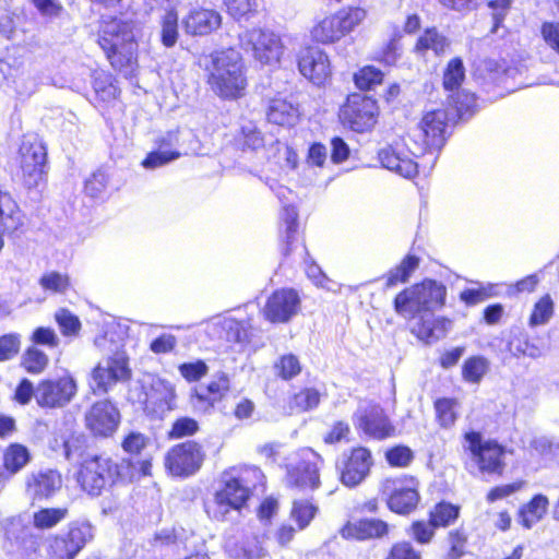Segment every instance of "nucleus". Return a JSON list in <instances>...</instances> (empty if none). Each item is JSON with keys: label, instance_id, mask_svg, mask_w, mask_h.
I'll return each instance as SVG.
<instances>
[{"label": "nucleus", "instance_id": "obj_23", "mask_svg": "<svg viewBox=\"0 0 559 559\" xmlns=\"http://www.w3.org/2000/svg\"><path fill=\"white\" fill-rule=\"evenodd\" d=\"M62 485L61 474L55 469L31 473L25 480V489L33 501H46L58 492Z\"/></svg>", "mask_w": 559, "mask_h": 559}, {"label": "nucleus", "instance_id": "obj_60", "mask_svg": "<svg viewBox=\"0 0 559 559\" xmlns=\"http://www.w3.org/2000/svg\"><path fill=\"white\" fill-rule=\"evenodd\" d=\"M180 376L189 383L198 382L209 372L206 362L202 359L182 362L178 366Z\"/></svg>", "mask_w": 559, "mask_h": 559}, {"label": "nucleus", "instance_id": "obj_21", "mask_svg": "<svg viewBox=\"0 0 559 559\" xmlns=\"http://www.w3.org/2000/svg\"><path fill=\"white\" fill-rule=\"evenodd\" d=\"M177 393L173 383L156 378L144 391L143 409L150 414L170 412L177 407Z\"/></svg>", "mask_w": 559, "mask_h": 559}, {"label": "nucleus", "instance_id": "obj_20", "mask_svg": "<svg viewBox=\"0 0 559 559\" xmlns=\"http://www.w3.org/2000/svg\"><path fill=\"white\" fill-rule=\"evenodd\" d=\"M357 428L369 439L383 441L396 438L399 431L386 412L376 405L358 417Z\"/></svg>", "mask_w": 559, "mask_h": 559}, {"label": "nucleus", "instance_id": "obj_51", "mask_svg": "<svg viewBox=\"0 0 559 559\" xmlns=\"http://www.w3.org/2000/svg\"><path fill=\"white\" fill-rule=\"evenodd\" d=\"M160 39L165 47H174L178 39V15L174 10H168L160 21Z\"/></svg>", "mask_w": 559, "mask_h": 559}, {"label": "nucleus", "instance_id": "obj_26", "mask_svg": "<svg viewBox=\"0 0 559 559\" xmlns=\"http://www.w3.org/2000/svg\"><path fill=\"white\" fill-rule=\"evenodd\" d=\"M472 545V533L468 527H452L444 535L441 559H463L471 554Z\"/></svg>", "mask_w": 559, "mask_h": 559}, {"label": "nucleus", "instance_id": "obj_63", "mask_svg": "<svg viewBox=\"0 0 559 559\" xmlns=\"http://www.w3.org/2000/svg\"><path fill=\"white\" fill-rule=\"evenodd\" d=\"M29 341L32 342V345L38 347V346H45L48 348H57L59 347L60 341L55 332L53 329L49 326H38L36 328L31 336Z\"/></svg>", "mask_w": 559, "mask_h": 559}, {"label": "nucleus", "instance_id": "obj_15", "mask_svg": "<svg viewBox=\"0 0 559 559\" xmlns=\"http://www.w3.org/2000/svg\"><path fill=\"white\" fill-rule=\"evenodd\" d=\"M450 121H454V116H450L445 109L426 112L421 118L416 135L421 138L423 143L417 145L411 154L418 156L427 150H440L445 142V129Z\"/></svg>", "mask_w": 559, "mask_h": 559}, {"label": "nucleus", "instance_id": "obj_43", "mask_svg": "<svg viewBox=\"0 0 559 559\" xmlns=\"http://www.w3.org/2000/svg\"><path fill=\"white\" fill-rule=\"evenodd\" d=\"M449 47L450 40L435 27L427 28L416 44V50L426 51L430 49L437 56L443 55Z\"/></svg>", "mask_w": 559, "mask_h": 559}, {"label": "nucleus", "instance_id": "obj_29", "mask_svg": "<svg viewBox=\"0 0 559 559\" xmlns=\"http://www.w3.org/2000/svg\"><path fill=\"white\" fill-rule=\"evenodd\" d=\"M452 320L447 317L433 318L432 316H420L419 320L412 328L411 332L425 343L435 342L444 337L449 332Z\"/></svg>", "mask_w": 559, "mask_h": 559}, {"label": "nucleus", "instance_id": "obj_36", "mask_svg": "<svg viewBox=\"0 0 559 559\" xmlns=\"http://www.w3.org/2000/svg\"><path fill=\"white\" fill-rule=\"evenodd\" d=\"M69 515L67 507L39 508L32 515V525L37 531H49L58 526Z\"/></svg>", "mask_w": 559, "mask_h": 559}, {"label": "nucleus", "instance_id": "obj_31", "mask_svg": "<svg viewBox=\"0 0 559 559\" xmlns=\"http://www.w3.org/2000/svg\"><path fill=\"white\" fill-rule=\"evenodd\" d=\"M344 28L337 14L325 16L311 28V38L320 44H332L346 35Z\"/></svg>", "mask_w": 559, "mask_h": 559}, {"label": "nucleus", "instance_id": "obj_28", "mask_svg": "<svg viewBox=\"0 0 559 559\" xmlns=\"http://www.w3.org/2000/svg\"><path fill=\"white\" fill-rule=\"evenodd\" d=\"M414 285L423 314L444 307L447 298V287L444 284L432 278H424Z\"/></svg>", "mask_w": 559, "mask_h": 559}, {"label": "nucleus", "instance_id": "obj_49", "mask_svg": "<svg viewBox=\"0 0 559 559\" xmlns=\"http://www.w3.org/2000/svg\"><path fill=\"white\" fill-rule=\"evenodd\" d=\"M435 524L429 518L427 520H415L409 524L407 533L409 537L419 545L430 544L437 533Z\"/></svg>", "mask_w": 559, "mask_h": 559}, {"label": "nucleus", "instance_id": "obj_57", "mask_svg": "<svg viewBox=\"0 0 559 559\" xmlns=\"http://www.w3.org/2000/svg\"><path fill=\"white\" fill-rule=\"evenodd\" d=\"M352 428L346 420L334 421L323 436V442L328 445H335L342 442H349Z\"/></svg>", "mask_w": 559, "mask_h": 559}, {"label": "nucleus", "instance_id": "obj_27", "mask_svg": "<svg viewBox=\"0 0 559 559\" xmlns=\"http://www.w3.org/2000/svg\"><path fill=\"white\" fill-rule=\"evenodd\" d=\"M379 159L383 167L402 177L412 178L417 174V163L399 144L382 148L379 152Z\"/></svg>", "mask_w": 559, "mask_h": 559}, {"label": "nucleus", "instance_id": "obj_18", "mask_svg": "<svg viewBox=\"0 0 559 559\" xmlns=\"http://www.w3.org/2000/svg\"><path fill=\"white\" fill-rule=\"evenodd\" d=\"M301 300L294 288H277L266 298L262 308L263 318L273 324L289 322L300 310Z\"/></svg>", "mask_w": 559, "mask_h": 559}, {"label": "nucleus", "instance_id": "obj_64", "mask_svg": "<svg viewBox=\"0 0 559 559\" xmlns=\"http://www.w3.org/2000/svg\"><path fill=\"white\" fill-rule=\"evenodd\" d=\"M179 157L180 153L178 151H170L160 147L158 151L150 153L147 157L142 162V165L145 168H157Z\"/></svg>", "mask_w": 559, "mask_h": 559}, {"label": "nucleus", "instance_id": "obj_17", "mask_svg": "<svg viewBox=\"0 0 559 559\" xmlns=\"http://www.w3.org/2000/svg\"><path fill=\"white\" fill-rule=\"evenodd\" d=\"M377 103L361 94H352L340 110L342 123L356 132L371 129L376 123Z\"/></svg>", "mask_w": 559, "mask_h": 559}, {"label": "nucleus", "instance_id": "obj_3", "mask_svg": "<svg viewBox=\"0 0 559 559\" xmlns=\"http://www.w3.org/2000/svg\"><path fill=\"white\" fill-rule=\"evenodd\" d=\"M74 480L79 489L90 498L100 497L106 490L132 481L122 465L106 453L83 457L76 465Z\"/></svg>", "mask_w": 559, "mask_h": 559}, {"label": "nucleus", "instance_id": "obj_47", "mask_svg": "<svg viewBox=\"0 0 559 559\" xmlns=\"http://www.w3.org/2000/svg\"><path fill=\"white\" fill-rule=\"evenodd\" d=\"M320 403V393L314 388H304L289 397V408L297 413L316 408Z\"/></svg>", "mask_w": 559, "mask_h": 559}, {"label": "nucleus", "instance_id": "obj_12", "mask_svg": "<svg viewBox=\"0 0 559 559\" xmlns=\"http://www.w3.org/2000/svg\"><path fill=\"white\" fill-rule=\"evenodd\" d=\"M84 426L94 439L112 438L121 424V413L109 399L97 400L84 414Z\"/></svg>", "mask_w": 559, "mask_h": 559}, {"label": "nucleus", "instance_id": "obj_52", "mask_svg": "<svg viewBox=\"0 0 559 559\" xmlns=\"http://www.w3.org/2000/svg\"><path fill=\"white\" fill-rule=\"evenodd\" d=\"M465 78V69L460 58H454L448 63L443 73V86L447 91L459 90Z\"/></svg>", "mask_w": 559, "mask_h": 559}, {"label": "nucleus", "instance_id": "obj_62", "mask_svg": "<svg viewBox=\"0 0 559 559\" xmlns=\"http://www.w3.org/2000/svg\"><path fill=\"white\" fill-rule=\"evenodd\" d=\"M383 73L372 66H368L359 70L355 74V83L360 90H372L381 84Z\"/></svg>", "mask_w": 559, "mask_h": 559}, {"label": "nucleus", "instance_id": "obj_7", "mask_svg": "<svg viewBox=\"0 0 559 559\" xmlns=\"http://www.w3.org/2000/svg\"><path fill=\"white\" fill-rule=\"evenodd\" d=\"M466 442L464 447L477 469L483 475L501 477L504 474L507 463V449L496 439H484L480 431L468 430L463 433Z\"/></svg>", "mask_w": 559, "mask_h": 559}, {"label": "nucleus", "instance_id": "obj_16", "mask_svg": "<svg viewBox=\"0 0 559 559\" xmlns=\"http://www.w3.org/2000/svg\"><path fill=\"white\" fill-rule=\"evenodd\" d=\"M243 49L251 50L254 59L262 64L277 63L283 53L281 38L270 31L253 28L240 35Z\"/></svg>", "mask_w": 559, "mask_h": 559}, {"label": "nucleus", "instance_id": "obj_42", "mask_svg": "<svg viewBox=\"0 0 559 559\" xmlns=\"http://www.w3.org/2000/svg\"><path fill=\"white\" fill-rule=\"evenodd\" d=\"M489 361L480 355L467 357L461 367V374L464 381L468 383H479L488 372Z\"/></svg>", "mask_w": 559, "mask_h": 559}, {"label": "nucleus", "instance_id": "obj_61", "mask_svg": "<svg viewBox=\"0 0 559 559\" xmlns=\"http://www.w3.org/2000/svg\"><path fill=\"white\" fill-rule=\"evenodd\" d=\"M150 439L142 432L129 431L121 440L123 452L138 456L148 445Z\"/></svg>", "mask_w": 559, "mask_h": 559}, {"label": "nucleus", "instance_id": "obj_33", "mask_svg": "<svg viewBox=\"0 0 559 559\" xmlns=\"http://www.w3.org/2000/svg\"><path fill=\"white\" fill-rule=\"evenodd\" d=\"M462 507L442 499L436 502L428 511V518L435 524L436 530L453 526L461 518Z\"/></svg>", "mask_w": 559, "mask_h": 559}, {"label": "nucleus", "instance_id": "obj_14", "mask_svg": "<svg viewBox=\"0 0 559 559\" xmlns=\"http://www.w3.org/2000/svg\"><path fill=\"white\" fill-rule=\"evenodd\" d=\"M94 384L91 386L94 394H106L120 381H129L132 370L129 357L124 352H117L108 357L107 365L97 364L91 371Z\"/></svg>", "mask_w": 559, "mask_h": 559}, {"label": "nucleus", "instance_id": "obj_37", "mask_svg": "<svg viewBox=\"0 0 559 559\" xmlns=\"http://www.w3.org/2000/svg\"><path fill=\"white\" fill-rule=\"evenodd\" d=\"M21 224V214L14 200L0 191V245L2 235L15 230Z\"/></svg>", "mask_w": 559, "mask_h": 559}, {"label": "nucleus", "instance_id": "obj_46", "mask_svg": "<svg viewBox=\"0 0 559 559\" xmlns=\"http://www.w3.org/2000/svg\"><path fill=\"white\" fill-rule=\"evenodd\" d=\"M459 402L454 397H439L433 401L436 419L443 428L453 426L457 419L455 408Z\"/></svg>", "mask_w": 559, "mask_h": 559}, {"label": "nucleus", "instance_id": "obj_59", "mask_svg": "<svg viewBox=\"0 0 559 559\" xmlns=\"http://www.w3.org/2000/svg\"><path fill=\"white\" fill-rule=\"evenodd\" d=\"M383 559H423L421 554L409 540L394 542Z\"/></svg>", "mask_w": 559, "mask_h": 559}, {"label": "nucleus", "instance_id": "obj_5", "mask_svg": "<svg viewBox=\"0 0 559 559\" xmlns=\"http://www.w3.org/2000/svg\"><path fill=\"white\" fill-rule=\"evenodd\" d=\"M133 23L118 17L104 19L99 28L98 44L110 64L119 70L135 61L136 43Z\"/></svg>", "mask_w": 559, "mask_h": 559}, {"label": "nucleus", "instance_id": "obj_1", "mask_svg": "<svg viewBox=\"0 0 559 559\" xmlns=\"http://www.w3.org/2000/svg\"><path fill=\"white\" fill-rule=\"evenodd\" d=\"M264 474L257 466H234L223 473L212 499L203 502V510L214 522L227 521L231 512L241 514L249 507L257 489L264 483Z\"/></svg>", "mask_w": 559, "mask_h": 559}, {"label": "nucleus", "instance_id": "obj_11", "mask_svg": "<svg viewBox=\"0 0 559 559\" xmlns=\"http://www.w3.org/2000/svg\"><path fill=\"white\" fill-rule=\"evenodd\" d=\"M205 459L206 453L202 443L186 440L168 449L164 456V466L170 476L188 478L201 469Z\"/></svg>", "mask_w": 559, "mask_h": 559}, {"label": "nucleus", "instance_id": "obj_53", "mask_svg": "<svg viewBox=\"0 0 559 559\" xmlns=\"http://www.w3.org/2000/svg\"><path fill=\"white\" fill-rule=\"evenodd\" d=\"M22 347L20 333L10 332L0 335V362L9 361L17 357Z\"/></svg>", "mask_w": 559, "mask_h": 559}, {"label": "nucleus", "instance_id": "obj_10", "mask_svg": "<svg viewBox=\"0 0 559 559\" xmlns=\"http://www.w3.org/2000/svg\"><path fill=\"white\" fill-rule=\"evenodd\" d=\"M419 480L416 476L404 474L386 478L383 491L386 495L388 509L399 515H409L420 502Z\"/></svg>", "mask_w": 559, "mask_h": 559}, {"label": "nucleus", "instance_id": "obj_13", "mask_svg": "<svg viewBox=\"0 0 559 559\" xmlns=\"http://www.w3.org/2000/svg\"><path fill=\"white\" fill-rule=\"evenodd\" d=\"M78 384L70 374L40 380L35 389V401L40 408L56 409L67 406L76 395Z\"/></svg>", "mask_w": 559, "mask_h": 559}, {"label": "nucleus", "instance_id": "obj_19", "mask_svg": "<svg viewBox=\"0 0 559 559\" xmlns=\"http://www.w3.org/2000/svg\"><path fill=\"white\" fill-rule=\"evenodd\" d=\"M230 389V377L219 371L207 383L192 388L190 402L198 411L210 413L226 399Z\"/></svg>", "mask_w": 559, "mask_h": 559}, {"label": "nucleus", "instance_id": "obj_39", "mask_svg": "<svg viewBox=\"0 0 559 559\" xmlns=\"http://www.w3.org/2000/svg\"><path fill=\"white\" fill-rule=\"evenodd\" d=\"M418 264L419 259L415 255H406L403 258L402 261L391 269L384 276L385 288H392L399 284L406 283Z\"/></svg>", "mask_w": 559, "mask_h": 559}, {"label": "nucleus", "instance_id": "obj_56", "mask_svg": "<svg viewBox=\"0 0 559 559\" xmlns=\"http://www.w3.org/2000/svg\"><path fill=\"white\" fill-rule=\"evenodd\" d=\"M525 486L526 481L524 479H516L509 484L497 485L486 492L485 499L488 503H495L507 499L511 495L522 490Z\"/></svg>", "mask_w": 559, "mask_h": 559}, {"label": "nucleus", "instance_id": "obj_35", "mask_svg": "<svg viewBox=\"0 0 559 559\" xmlns=\"http://www.w3.org/2000/svg\"><path fill=\"white\" fill-rule=\"evenodd\" d=\"M298 116V109L284 98L272 99L266 110L267 120L278 126H294Z\"/></svg>", "mask_w": 559, "mask_h": 559}, {"label": "nucleus", "instance_id": "obj_8", "mask_svg": "<svg viewBox=\"0 0 559 559\" xmlns=\"http://www.w3.org/2000/svg\"><path fill=\"white\" fill-rule=\"evenodd\" d=\"M374 457L370 448L355 444L344 450L335 463L340 483L347 488H356L371 474Z\"/></svg>", "mask_w": 559, "mask_h": 559}, {"label": "nucleus", "instance_id": "obj_40", "mask_svg": "<svg viewBox=\"0 0 559 559\" xmlns=\"http://www.w3.org/2000/svg\"><path fill=\"white\" fill-rule=\"evenodd\" d=\"M383 457L391 468H407L415 461V451L407 444L395 443L384 450Z\"/></svg>", "mask_w": 559, "mask_h": 559}, {"label": "nucleus", "instance_id": "obj_38", "mask_svg": "<svg viewBox=\"0 0 559 559\" xmlns=\"http://www.w3.org/2000/svg\"><path fill=\"white\" fill-rule=\"evenodd\" d=\"M319 512V507L312 498L295 499L292 502L289 518L296 523L298 530L307 528Z\"/></svg>", "mask_w": 559, "mask_h": 559}, {"label": "nucleus", "instance_id": "obj_9", "mask_svg": "<svg viewBox=\"0 0 559 559\" xmlns=\"http://www.w3.org/2000/svg\"><path fill=\"white\" fill-rule=\"evenodd\" d=\"M19 166L23 185L37 188L45 179L47 148L37 134H25L19 148Z\"/></svg>", "mask_w": 559, "mask_h": 559}, {"label": "nucleus", "instance_id": "obj_30", "mask_svg": "<svg viewBox=\"0 0 559 559\" xmlns=\"http://www.w3.org/2000/svg\"><path fill=\"white\" fill-rule=\"evenodd\" d=\"M548 509V497L544 493H535L518 509V522L523 528L531 530L545 518Z\"/></svg>", "mask_w": 559, "mask_h": 559}, {"label": "nucleus", "instance_id": "obj_44", "mask_svg": "<svg viewBox=\"0 0 559 559\" xmlns=\"http://www.w3.org/2000/svg\"><path fill=\"white\" fill-rule=\"evenodd\" d=\"M273 369L276 378L290 381L301 373L302 365L295 354L281 355L274 362Z\"/></svg>", "mask_w": 559, "mask_h": 559}, {"label": "nucleus", "instance_id": "obj_45", "mask_svg": "<svg viewBox=\"0 0 559 559\" xmlns=\"http://www.w3.org/2000/svg\"><path fill=\"white\" fill-rule=\"evenodd\" d=\"M200 431V424L190 416H179L170 425L166 437L168 440L190 438Z\"/></svg>", "mask_w": 559, "mask_h": 559}, {"label": "nucleus", "instance_id": "obj_41", "mask_svg": "<svg viewBox=\"0 0 559 559\" xmlns=\"http://www.w3.org/2000/svg\"><path fill=\"white\" fill-rule=\"evenodd\" d=\"M20 365L29 374H40L47 369L49 357L44 350L29 345L22 354Z\"/></svg>", "mask_w": 559, "mask_h": 559}, {"label": "nucleus", "instance_id": "obj_54", "mask_svg": "<svg viewBox=\"0 0 559 559\" xmlns=\"http://www.w3.org/2000/svg\"><path fill=\"white\" fill-rule=\"evenodd\" d=\"M44 290L62 294L70 288V277L56 271L45 273L38 281Z\"/></svg>", "mask_w": 559, "mask_h": 559}, {"label": "nucleus", "instance_id": "obj_4", "mask_svg": "<svg viewBox=\"0 0 559 559\" xmlns=\"http://www.w3.org/2000/svg\"><path fill=\"white\" fill-rule=\"evenodd\" d=\"M323 456L313 449H298L294 457L284 463L283 485L293 495H308L322 487Z\"/></svg>", "mask_w": 559, "mask_h": 559}, {"label": "nucleus", "instance_id": "obj_50", "mask_svg": "<svg viewBox=\"0 0 559 559\" xmlns=\"http://www.w3.org/2000/svg\"><path fill=\"white\" fill-rule=\"evenodd\" d=\"M450 98V105L455 110V114L451 112L450 116H454V119H466L473 115L475 107V96L473 94L464 90L456 91Z\"/></svg>", "mask_w": 559, "mask_h": 559}, {"label": "nucleus", "instance_id": "obj_48", "mask_svg": "<svg viewBox=\"0 0 559 559\" xmlns=\"http://www.w3.org/2000/svg\"><path fill=\"white\" fill-rule=\"evenodd\" d=\"M555 302L549 294L543 295L536 300L528 317V324L537 326L546 324L552 317Z\"/></svg>", "mask_w": 559, "mask_h": 559}, {"label": "nucleus", "instance_id": "obj_55", "mask_svg": "<svg viewBox=\"0 0 559 559\" xmlns=\"http://www.w3.org/2000/svg\"><path fill=\"white\" fill-rule=\"evenodd\" d=\"M508 348L510 353L516 357H536L539 355L538 347L532 344L528 335L524 333L513 335L508 343Z\"/></svg>", "mask_w": 559, "mask_h": 559}, {"label": "nucleus", "instance_id": "obj_22", "mask_svg": "<svg viewBox=\"0 0 559 559\" xmlns=\"http://www.w3.org/2000/svg\"><path fill=\"white\" fill-rule=\"evenodd\" d=\"M345 540L365 542L378 539L389 534V524L374 518H362L355 521H346L338 531Z\"/></svg>", "mask_w": 559, "mask_h": 559}, {"label": "nucleus", "instance_id": "obj_34", "mask_svg": "<svg viewBox=\"0 0 559 559\" xmlns=\"http://www.w3.org/2000/svg\"><path fill=\"white\" fill-rule=\"evenodd\" d=\"M393 309L399 316L407 320L416 318L419 320V317L424 316L414 284L403 288L395 295L393 299Z\"/></svg>", "mask_w": 559, "mask_h": 559}, {"label": "nucleus", "instance_id": "obj_32", "mask_svg": "<svg viewBox=\"0 0 559 559\" xmlns=\"http://www.w3.org/2000/svg\"><path fill=\"white\" fill-rule=\"evenodd\" d=\"M32 460L28 448L19 442L8 444L2 452V468L9 475L22 471Z\"/></svg>", "mask_w": 559, "mask_h": 559}, {"label": "nucleus", "instance_id": "obj_25", "mask_svg": "<svg viewBox=\"0 0 559 559\" xmlns=\"http://www.w3.org/2000/svg\"><path fill=\"white\" fill-rule=\"evenodd\" d=\"M222 24L221 14L213 9L193 8L182 19L185 32L191 36H205L218 29Z\"/></svg>", "mask_w": 559, "mask_h": 559}, {"label": "nucleus", "instance_id": "obj_2", "mask_svg": "<svg viewBox=\"0 0 559 559\" xmlns=\"http://www.w3.org/2000/svg\"><path fill=\"white\" fill-rule=\"evenodd\" d=\"M203 67L207 73V84L215 95L224 99H236L243 95L247 78L239 51H214L204 57Z\"/></svg>", "mask_w": 559, "mask_h": 559}, {"label": "nucleus", "instance_id": "obj_6", "mask_svg": "<svg viewBox=\"0 0 559 559\" xmlns=\"http://www.w3.org/2000/svg\"><path fill=\"white\" fill-rule=\"evenodd\" d=\"M94 539L88 521H72L67 528L44 539L45 559H76Z\"/></svg>", "mask_w": 559, "mask_h": 559}, {"label": "nucleus", "instance_id": "obj_24", "mask_svg": "<svg viewBox=\"0 0 559 559\" xmlns=\"http://www.w3.org/2000/svg\"><path fill=\"white\" fill-rule=\"evenodd\" d=\"M300 73L316 85H322L330 78L331 67L325 52L318 48H306L298 60Z\"/></svg>", "mask_w": 559, "mask_h": 559}, {"label": "nucleus", "instance_id": "obj_58", "mask_svg": "<svg viewBox=\"0 0 559 559\" xmlns=\"http://www.w3.org/2000/svg\"><path fill=\"white\" fill-rule=\"evenodd\" d=\"M61 333L64 336H76L81 330L79 318L66 308L59 309L55 314Z\"/></svg>", "mask_w": 559, "mask_h": 559}]
</instances>
